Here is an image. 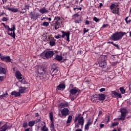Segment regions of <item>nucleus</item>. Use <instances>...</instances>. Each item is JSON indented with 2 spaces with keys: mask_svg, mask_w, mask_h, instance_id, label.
<instances>
[{
  "mask_svg": "<svg viewBox=\"0 0 131 131\" xmlns=\"http://www.w3.org/2000/svg\"><path fill=\"white\" fill-rule=\"evenodd\" d=\"M80 22H81V18H80V17H79L78 19L75 20V23H80Z\"/></svg>",
  "mask_w": 131,
  "mask_h": 131,
  "instance_id": "37998d69",
  "label": "nucleus"
},
{
  "mask_svg": "<svg viewBox=\"0 0 131 131\" xmlns=\"http://www.w3.org/2000/svg\"><path fill=\"white\" fill-rule=\"evenodd\" d=\"M11 96H14L16 98L17 97H20L21 95L19 92H16V91L11 92Z\"/></svg>",
  "mask_w": 131,
  "mask_h": 131,
  "instance_id": "5701e85b",
  "label": "nucleus"
},
{
  "mask_svg": "<svg viewBox=\"0 0 131 131\" xmlns=\"http://www.w3.org/2000/svg\"><path fill=\"white\" fill-rule=\"evenodd\" d=\"M118 124H119V123L118 122H113L111 124V126L113 127V126H117Z\"/></svg>",
  "mask_w": 131,
  "mask_h": 131,
  "instance_id": "e433bc0d",
  "label": "nucleus"
},
{
  "mask_svg": "<svg viewBox=\"0 0 131 131\" xmlns=\"http://www.w3.org/2000/svg\"><path fill=\"white\" fill-rule=\"evenodd\" d=\"M35 124V121H30L28 123L29 126L32 127Z\"/></svg>",
  "mask_w": 131,
  "mask_h": 131,
  "instance_id": "2f4dec72",
  "label": "nucleus"
},
{
  "mask_svg": "<svg viewBox=\"0 0 131 131\" xmlns=\"http://www.w3.org/2000/svg\"><path fill=\"white\" fill-rule=\"evenodd\" d=\"M65 84L64 83H61L57 86L58 90H65Z\"/></svg>",
  "mask_w": 131,
  "mask_h": 131,
  "instance_id": "b1692460",
  "label": "nucleus"
},
{
  "mask_svg": "<svg viewBox=\"0 0 131 131\" xmlns=\"http://www.w3.org/2000/svg\"><path fill=\"white\" fill-rule=\"evenodd\" d=\"M55 59L59 61H62V60H63V56L61 55H56L55 56Z\"/></svg>",
  "mask_w": 131,
  "mask_h": 131,
  "instance_id": "a878e982",
  "label": "nucleus"
},
{
  "mask_svg": "<svg viewBox=\"0 0 131 131\" xmlns=\"http://www.w3.org/2000/svg\"><path fill=\"white\" fill-rule=\"evenodd\" d=\"M51 124L50 126L51 127V130L53 131V130H55V125H54V123H53V122H51Z\"/></svg>",
  "mask_w": 131,
  "mask_h": 131,
  "instance_id": "f704fd0d",
  "label": "nucleus"
},
{
  "mask_svg": "<svg viewBox=\"0 0 131 131\" xmlns=\"http://www.w3.org/2000/svg\"><path fill=\"white\" fill-rule=\"evenodd\" d=\"M74 11H76V10H80V11H81L82 8L81 7H79V8H74L73 9Z\"/></svg>",
  "mask_w": 131,
  "mask_h": 131,
  "instance_id": "3c124183",
  "label": "nucleus"
},
{
  "mask_svg": "<svg viewBox=\"0 0 131 131\" xmlns=\"http://www.w3.org/2000/svg\"><path fill=\"white\" fill-rule=\"evenodd\" d=\"M54 56V52L53 51H47L45 54V57H46L47 59H50V58H52Z\"/></svg>",
  "mask_w": 131,
  "mask_h": 131,
  "instance_id": "f8f14e48",
  "label": "nucleus"
},
{
  "mask_svg": "<svg viewBox=\"0 0 131 131\" xmlns=\"http://www.w3.org/2000/svg\"><path fill=\"white\" fill-rule=\"evenodd\" d=\"M106 91V89L105 88H101L99 90V92H105Z\"/></svg>",
  "mask_w": 131,
  "mask_h": 131,
  "instance_id": "5fc2aeb1",
  "label": "nucleus"
},
{
  "mask_svg": "<svg viewBox=\"0 0 131 131\" xmlns=\"http://www.w3.org/2000/svg\"><path fill=\"white\" fill-rule=\"evenodd\" d=\"M75 125L76 128H78L80 125L81 127H83V124H84V119L83 117L80 116L79 117H76L74 120Z\"/></svg>",
  "mask_w": 131,
  "mask_h": 131,
  "instance_id": "f03ea898",
  "label": "nucleus"
},
{
  "mask_svg": "<svg viewBox=\"0 0 131 131\" xmlns=\"http://www.w3.org/2000/svg\"><path fill=\"white\" fill-rule=\"evenodd\" d=\"M6 72H7V71H6V69L0 67V74H6Z\"/></svg>",
  "mask_w": 131,
  "mask_h": 131,
  "instance_id": "bb28decb",
  "label": "nucleus"
},
{
  "mask_svg": "<svg viewBox=\"0 0 131 131\" xmlns=\"http://www.w3.org/2000/svg\"><path fill=\"white\" fill-rule=\"evenodd\" d=\"M49 45L50 47H54L56 45V39L54 38H52L49 42Z\"/></svg>",
  "mask_w": 131,
  "mask_h": 131,
  "instance_id": "a211bd4d",
  "label": "nucleus"
},
{
  "mask_svg": "<svg viewBox=\"0 0 131 131\" xmlns=\"http://www.w3.org/2000/svg\"><path fill=\"white\" fill-rule=\"evenodd\" d=\"M61 33H62V36L61 35H58L57 36H55V38H56V39H59V38H61V37H62V38H64L65 36L67 37V41H70L69 40V37L70 36V32H65L64 31H61Z\"/></svg>",
  "mask_w": 131,
  "mask_h": 131,
  "instance_id": "423d86ee",
  "label": "nucleus"
},
{
  "mask_svg": "<svg viewBox=\"0 0 131 131\" xmlns=\"http://www.w3.org/2000/svg\"><path fill=\"white\" fill-rule=\"evenodd\" d=\"M54 23L57 24H62V19L60 18L59 16H56L54 18Z\"/></svg>",
  "mask_w": 131,
  "mask_h": 131,
  "instance_id": "4468645a",
  "label": "nucleus"
},
{
  "mask_svg": "<svg viewBox=\"0 0 131 131\" xmlns=\"http://www.w3.org/2000/svg\"><path fill=\"white\" fill-rule=\"evenodd\" d=\"M9 128V126L7 124H4L0 128V131H6Z\"/></svg>",
  "mask_w": 131,
  "mask_h": 131,
  "instance_id": "412c9836",
  "label": "nucleus"
},
{
  "mask_svg": "<svg viewBox=\"0 0 131 131\" xmlns=\"http://www.w3.org/2000/svg\"><path fill=\"white\" fill-rule=\"evenodd\" d=\"M30 130V128H28L25 130V131H29Z\"/></svg>",
  "mask_w": 131,
  "mask_h": 131,
  "instance_id": "338daca9",
  "label": "nucleus"
},
{
  "mask_svg": "<svg viewBox=\"0 0 131 131\" xmlns=\"http://www.w3.org/2000/svg\"><path fill=\"white\" fill-rule=\"evenodd\" d=\"M3 15H6V12L4 11H2V14H0V17L3 16Z\"/></svg>",
  "mask_w": 131,
  "mask_h": 131,
  "instance_id": "4d7b16f0",
  "label": "nucleus"
},
{
  "mask_svg": "<svg viewBox=\"0 0 131 131\" xmlns=\"http://www.w3.org/2000/svg\"><path fill=\"white\" fill-rule=\"evenodd\" d=\"M85 25H90V21L86 20L85 21Z\"/></svg>",
  "mask_w": 131,
  "mask_h": 131,
  "instance_id": "864d4df0",
  "label": "nucleus"
},
{
  "mask_svg": "<svg viewBox=\"0 0 131 131\" xmlns=\"http://www.w3.org/2000/svg\"><path fill=\"white\" fill-rule=\"evenodd\" d=\"M4 76H0V82H1V81H3V80H4Z\"/></svg>",
  "mask_w": 131,
  "mask_h": 131,
  "instance_id": "6e6d98bb",
  "label": "nucleus"
},
{
  "mask_svg": "<svg viewBox=\"0 0 131 131\" xmlns=\"http://www.w3.org/2000/svg\"><path fill=\"white\" fill-rule=\"evenodd\" d=\"M7 9L8 10V11H11V12H13V13H17V12H18V9L17 8H8Z\"/></svg>",
  "mask_w": 131,
  "mask_h": 131,
  "instance_id": "cd10ccee",
  "label": "nucleus"
},
{
  "mask_svg": "<svg viewBox=\"0 0 131 131\" xmlns=\"http://www.w3.org/2000/svg\"><path fill=\"white\" fill-rule=\"evenodd\" d=\"M32 19H37V16L35 15V14H32L31 16Z\"/></svg>",
  "mask_w": 131,
  "mask_h": 131,
  "instance_id": "de8ad7c7",
  "label": "nucleus"
},
{
  "mask_svg": "<svg viewBox=\"0 0 131 131\" xmlns=\"http://www.w3.org/2000/svg\"><path fill=\"white\" fill-rule=\"evenodd\" d=\"M39 12L41 13V14H46V13H49V10L46 8L43 7L39 10Z\"/></svg>",
  "mask_w": 131,
  "mask_h": 131,
  "instance_id": "f3484780",
  "label": "nucleus"
},
{
  "mask_svg": "<svg viewBox=\"0 0 131 131\" xmlns=\"http://www.w3.org/2000/svg\"><path fill=\"white\" fill-rule=\"evenodd\" d=\"M25 10H29V6L26 5L25 8Z\"/></svg>",
  "mask_w": 131,
  "mask_h": 131,
  "instance_id": "13d9d810",
  "label": "nucleus"
},
{
  "mask_svg": "<svg viewBox=\"0 0 131 131\" xmlns=\"http://www.w3.org/2000/svg\"><path fill=\"white\" fill-rule=\"evenodd\" d=\"M89 127H90V125H88L87 124H86L85 125L84 129H85L86 130H89Z\"/></svg>",
  "mask_w": 131,
  "mask_h": 131,
  "instance_id": "09e8293b",
  "label": "nucleus"
},
{
  "mask_svg": "<svg viewBox=\"0 0 131 131\" xmlns=\"http://www.w3.org/2000/svg\"><path fill=\"white\" fill-rule=\"evenodd\" d=\"M71 121H72V116L70 115L68 118V120L67 121V124H68V123H70V122H71Z\"/></svg>",
  "mask_w": 131,
  "mask_h": 131,
  "instance_id": "473e14b6",
  "label": "nucleus"
},
{
  "mask_svg": "<svg viewBox=\"0 0 131 131\" xmlns=\"http://www.w3.org/2000/svg\"><path fill=\"white\" fill-rule=\"evenodd\" d=\"M8 97L9 95H8V93H6L4 95L0 96V100H2V99H3V100H6V99H8Z\"/></svg>",
  "mask_w": 131,
  "mask_h": 131,
  "instance_id": "393cba45",
  "label": "nucleus"
},
{
  "mask_svg": "<svg viewBox=\"0 0 131 131\" xmlns=\"http://www.w3.org/2000/svg\"><path fill=\"white\" fill-rule=\"evenodd\" d=\"M119 90L121 94H122V95H123L124 94H125V90H124V88L123 87L120 88Z\"/></svg>",
  "mask_w": 131,
  "mask_h": 131,
  "instance_id": "72a5a7b5",
  "label": "nucleus"
},
{
  "mask_svg": "<svg viewBox=\"0 0 131 131\" xmlns=\"http://www.w3.org/2000/svg\"><path fill=\"white\" fill-rule=\"evenodd\" d=\"M75 131H82L81 129H77Z\"/></svg>",
  "mask_w": 131,
  "mask_h": 131,
  "instance_id": "69168bd1",
  "label": "nucleus"
},
{
  "mask_svg": "<svg viewBox=\"0 0 131 131\" xmlns=\"http://www.w3.org/2000/svg\"><path fill=\"white\" fill-rule=\"evenodd\" d=\"M104 124L101 123V124H100V128H103V127H104Z\"/></svg>",
  "mask_w": 131,
  "mask_h": 131,
  "instance_id": "052dcab7",
  "label": "nucleus"
},
{
  "mask_svg": "<svg viewBox=\"0 0 131 131\" xmlns=\"http://www.w3.org/2000/svg\"><path fill=\"white\" fill-rule=\"evenodd\" d=\"M0 58L2 61H4V62H6L7 63H10L11 61V57H10L9 56H3L2 54L0 53Z\"/></svg>",
  "mask_w": 131,
  "mask_h": 131,
  "instance_id": "9d476101",
  "label": "nucleus"
},
{
  "mask_svg": "<svg viewBox=\"0 0 131 131\" xmlns=\"http://www.w3.org/2000/svg\"><path fill=\"white\" fill-rule=\"evenodd\" d=\"M26 90V88L25 87H19V92L18 93H19V95H21V94H24L25 93V91Z\"/></svg>",
  "mask_w": 131,
  "mask_h": 131,
  "instance_id": "aec40b11",
  "label": "nucleus"
},
{
  "mask_svg": "<svg viewBox=\"0 0 131 131\" xmlns=\"http://www.w3.org/2000/svg\"><path fill=\"white\" fill-rule=\"evenodd\" d=\"M42 127H41V131H48V127L46 126V123L43 122L41 124Z\"/></svg>",
  "mask_w": 131,
  "mask_h": 131,
  "instance_id": "4be33fe9",
  "label": "nucleus"
},
{
  "mask_svg": "<svg viewBox=\"0 0 131 131\" xmlns=\"http://www.w3.org/2000/svg\"><path fill=\"white\" fill-rule=\"evenodd\" d=\"M112 95L114 98H116V99H119L122 98V96L120 94V93H117L116 91H112Z\"/></svg>",
  "mask_w": 131,
  "mask_h": 131,
  "instance_id": "9b49d317",
  "label": "nucleus"
},
{
  "mask_svg": "<svg viewBox=\"0 0 131 131\" xmlns=\"http://www.w3.org/2000/svg\"><path fill=\"white\" fill-rule=\"evenodd\" d=\"M43 26H45L46 27H48V26H49V23L47 22V21H45L43 24H42Z\"/></svg>",
  "mask_w": 131,
  "mask_h": 131,
  "instance_id": "a18cd8bd",
  "label": "nucleus"
},
{
  "mask_svg": "<svg viewBox=\"0 0 131 131\" xmlns=\"http://www.w3.org/2000/svg\"><path fill=\"white\" fill-rule=\"evenodd\" d=\"M5 29H6L7 32H9V30L10 29V27L8 25L5 26Z\"/></svg>",
  "mask_w": 131,
  "mask_h": 131,
  "instance_id": "79ce46f5",
  "label": "nucleus"
},
{
  "mask_svg": "<svg viewBox=\"0 0 131 131\" xmlns=\"http://www.w3.org/2000/svg\"><path fill=\"white\" fill-rule=\"evenodd\" d=\"M23 126L25 128H26V127L28 126V124L27 123V122H24L23 124Z\"/></svg>",
  "mask_w": 131,
  "mask_h": 131,
  "instance_id": "c03bdc74",
  "label": "nucleus"
},
{
  "mask_svg": "<svg viewBox=\"0 0 131 131\" xmlns=\"http://www.w3.org/2000/svg\"><path fill=\"white\" fill-rule=\"evenodd\" d=\"M92 123H93V120H92V119H90L88 120L86 124L89 125L90 126H91V125H92Z\"/></svg>",
  "mask_w": 131,
  "mask_h": 131,
  "instance_id": "c9c22d12",
  "label": "nucleus"
},
{
  "mask_svg": "<svg viewBox=\"0 0 131 131\" xmlns=\"http://www.w3.org/2000/svg\"><path fill=\"white\" fill-rule=\"evenodd\" d=\"M99 65L101 68H106L107 67V62L105 60H101L99 61Z\"/></svg>",
  "mask_w": 131,
  "mask_h": 131,
  "instance_id": "ddd939ff",
  "label": "nucleus"
},
{
  "mask_svg": "<svg viewBox=\"0 0 131 131\" xmlns=\"http://www.w3.org/2000/svg\"><path fill=\"white\" fill-rule=\"evenodd\" d=\"M58 107L59 108H66L68 107V102H62L59 104Z\"/></svg>",
  "mask_w": 131,
  "mask_h": 131,
  "instance_id": "dca6fc26",
  "label": "nucleus"
},
{
  "mask_svg": "<svg viewBox=\"0 0 131 131\" xmlns=\"http://www.w3.org/2000/svg\"><path fill=\"white\" fill-rule=\"evenodd\" d=\"M49 118L51 122H54V116L53 115V112H50L49 113Z\"/></svg>",
  "mask_w": 131,
  "mask_h": 131,
  "instance_id": "c756f323",
  "label": "nucleus"
},
{
  "mask_svg": "<svg viewBox=\"0 0 131 131\" xmlns=\"http://www.w3.org/2000/svg\"><path fill=\"white\" fill-rule=\"evenodd\" d=\"M93 20L95 21V22H98V21H100V19L97 18V17H94L93 18Z\"/></svg>",
  "mask_w": 131,
  "mask_h": 131,
  "instance_id": "8fccbe9b",
  "label": "nucleus"
},
{
  "mask_svg": "<svg viewBox=\"0 0 131 131\" xmlns=\"http://www.w3.org/2000/svg\"><path fill=\"white\" fill-rule=\"evenodd\" d=\"M51 71L52 72L51 73V75L52 76V78L53 77H55V78H56V77H58V75L60 73V71L58 70V69H57V68H52Z\"/></svg>",
  "mask_w": 131,
  "mask_h": 131,
  "instance_id": "6e6552de",
  "label": "nucleus"
},
{
  "mask_svg": "<svg viewBox=\"0 0 131 131\" xmlns=\"http://www.w3.org/2000/svg\"><path fill=\"white\" fill-rule=\"evenodd\" d=\"M15 77H16L17 79H23V76H22V74H21V73H20L19 71H17L15 72Z\"/></svg>",
  "mask_w": 131,
  "mask_h": 131,
  "instance_id": "2eb2a0df",
  "label": "nucleus"
},
{
  "mask_svg": "<svg viewBox=\"0 0 131 131\" xmlns=\"http://www.w3.org/2000/svg\"><path fill=\"white\" fill-rule=\"evenodd\" d=\"M121 113V117L119 119V120H124L125 119V116H126V113H127V111L125 108H122L120 110Z\"/></svg>",
  "mask_w": 131,
  "mask_h": 131,
  "instance_id": "1a4fd4ad",
  "label": "nucleus"
},
{
  "mask_svg": "<svg viewBox=\"0 0 131 131\" xmlns=\"http://www.w3.org/2000/svg\"><path fill=\"white\" fill-rule=\"evenodd\" d=\"M20 82H21V83H25L24 82V79L21 80H20Z\"/></svg>",
  "mask_w": 131,
  "mask_h": 131,
  "instance_id": "e2e57ef3",
  "label": "nucleus"
},
{
  "mask_svg": "<svg viewBox=\"0 0 131 131\" xmlns=\"http://www.w3.org/2000/svg\"><path fill=\"white\" fill-rule=\"evenodd\" d=\"M106 96L104 94H98V99L99 101H104L105 100Z\"/></svg>",
  "mask_w": 131,
  "mask_h": 131,
  "instance_id": "6ab92c4d",
  "label": "nucleus"
},
{
  "mask_svg": "<svg viewBox=\"0 0 131 131\" xmlns=\"http://www.w3.org/2000/svg\"><path fill=\"white\" fill-rule=\"evenodd\" d=\"M61 114L59 113L58 115L60 117H66L68 115H69V110L67 108H64L60 111Z\"/></svg>",
  "mask_w": 131,
  "mask_h": 131,
  "instance_id": "0eeeda50",
  "label": "nucleus"
},
{
  "mask_svg": "<svg viewBox=\"0 0 131 131\" xmlns=\"http://www.w3.org/2000/svg\"><path fill=\"white\" fill-rule=\"evenodd\" d=\"M60 24H56L55 23V25H54V28H55V30H57L58 29H59V25H60Z\"/></svg>",
  "mask_w": 131,
  "mask_h": 131,
  "instance_id": "a19ab883",
  "label": "nucleus"
},
{
  "mask_svg": "<svg viewBox=\"0 0 131 131\" xmlns=\"http://www.w3.org/2000/svg\"><path fill=\"white\" fill-rule=\"evenodd\" d=\"M73 19H74L75 20H76V19H77V18H79V14H74V15L73 16Z\"/></svg>",
  "mask_w": 131,
  "mask_h": 131,
  "instance_id": "58836bf2",
  "label": "nucleus"
},
{
  "mask_svg": "<svg viewBox=\"0 0 131 131\" xmlns=\"http://www.w3.org/2000/svg\"><path fill=\"white\" fill-rule=\"evenodd\" d=\"M2 21H3V22H7V21H9V18L3 17L2 19Z\"/></svg>",
  "mask_w": 131,
  "mask_h": 131,
  "instance_id": "ea45409f",
  "label": "nucleus"
},
{
  "mask_svg": "<svg viewBox=\"0 0 131 131\" xmlns=\"http://www.w3.org/2000/svg\"><path fill=\"white\" fill-rule=\"evenodd\" d=\"M16 30V26L15 25H12V27L11 28H9V32L11 31L12 32H15Z\"/></svg>",
  "mask_w": 131,
  "mask_h": 131,
  "instance_id": "7c9ffc66",
  "label": "nucleus"
},
{
  "mask_svg": "<svg viewBox=\"0 0 131 131\" xmlns=\"http://www.w3.org/2000/svg\"><path fill=\"white\" fill-rule=\"evenodd\" d=\"M125 21L126 24H128L129 23H130V22H131L130 19L128 20V16L126 17V18H125Z\"/></svg>",
  "mask_w": 131,
  "mask_h": 131,
  "instance_id": "4c0bfd02",
  "label": "nucleus"
},
{
  "mask_svg": "<svg viewBox=\"0 0 131 131\" xmlns=\"http://www.w3.org/2000/svg\"><path fill=\"white\" fill-rule=\"evenodd\" d=\"M110 10L113 14H116V15H119V13L120 12L119 11V6L114 4L110 6Z\"/></svg>",
  "mask_w": 131,
  "mask_h": 131,
  "instance_id": "20e7f679",
  "label": "nucleus"
},
{
  "mask_svg": "<svg viewBox=\"0 0 131 131\" xmlns=\"http://www.w3.org/2000/svg\"><path fill=\"white\" fill-rule=\"evenodd\" d=\"M102 7H103V4L102 3H100L99 8H102Z\"/></svg>",
  "mask_w": 131,
  "mask_h": 131,
  "instance_id": "680f3d73",
  "label": "nucleus"
},
{
  "mask_svg": "<svg viewBox=\"0 0 131 131\" xmlns=\"http://www.w3.org/2000/svg\"><path fill=\"white\" fill-rule=\"evenodd\" d=\"M89 31H90V29L86 30V29L85 28H84L83 29V34H85V33H86V32H89Z\"/></svg>",
  "mask_w": 131,
  "mask_h": 131,
  "instance_id": "49530a36",
  "label": "nucleus"
},
{
  "mask_svg": "<svg viewBox=\"0 0 131 131\" xmlns=\"http://www.w3.org/2000/svg\"><path fill=\"white\" fill-rule=\"evenodd\" d=\"M80 92V90L78 89L77 88H75L72 89L70 90V96L72 99H76V94H77V93H79Z\"/></svg>",
  "mask_w": 131,
  "mask_h": 131,
  "instance_id": "39448f33",
  "label": "nucleus"
},
{
  "mask_svg": "<svg viewBox=\"0 0 131 131\" xmlns=\"http://www.w3.org/2000/svg\"><path fill=\"white\" fill-rule=\"evenodd\" d=\"M125 34H126V33L123 32H116L115 33L113 34L111 36V38L112 40L117 41V40L121 39Z\"/></svg>",
  "mask_w": 131,
  "mask_h": 131,
  "instance_id": "f257e3e1",
  "label": "nucleus"
},
{
  "mask_svg": "<svg viewBox=\"0 0 131 131\" xmlns=\"http://www.w3.org/2000/svg\"><path fill=\"white\" fill-rule=\"evenodd\" d=\"M7 1H8V0H2L3 4H5V3H7Z\"/></svg>",
  "mask_w": 131,
  "mask_h": 131,
  "instance_id": "0e129e2a",
  "label": "nucleus"
},
{
  "mask_svg": "<svg viewBox=\"0 0 131 131\" xmlns=\"http://www.w3.org/2000/svg\"><path fill=\"white\" fill-rule=\"evenodd\" d=\"M36 76L37 77H43V75L46 74V69H43L41 66H38L37 67V71L36 72Z\"/></svg>",
  "mask_w": 131,
  "mask_h": 131,
  "instance_id": "7ed1b4c3",
  "label": "nucleus"
},
{
  "mask_svg": "<svg viewBox=\"0 0 131 131\" xmlns=\"http://www.w3.org/2000/svg\"><path fill=\"white\" fill-rule=\"evenodd\" d=\"M47 19H48L49 21H52V18L48 17Z\"/></svg>",
  "mask_w": 131,
  "mask_h": 131,
  "instance_id": "774afa93",
  "label": "nucleus"
},
{
  "mask_svg": "<svg viewBox=\"0 0 131 131\" xmlns=\"http://www.w3.org/2000/svg\"><path fill=\"white\" fill-rule=\"evenodd\" d=\"M114 47H116L117 49H119V46H118V44H114Z\"/></svg>",
  "mask_w": 131,
  "mask_h": 131,
  "instance_id": "bf43d9fd",
  "label": "nucleus"
},
{
  "mask_svg": "<svg viewBox=\"0 0 131 131\" xmlns=\"http://www.w3.org/2000/svg\"><path fill=\"white\" fill-rule=\"evenodd\" d=\"M108 26H109L108 24H103L102 27V28H106V27H108Z\"/></svg>",
  "mask_w": 131,
  "mask_h": 131,
  "instance_id": "603ef678",
  "label": "nucleus"
},
{
  "mask_svg": "<svg viewBox=\"0 0 131 131\" xmlns=\"http://www.w3.org/2000/svg\"><path fill=\"white\" fill-rule=\"evenodd\" d=\"M8 35H10V36H11V37H13V38L15 39L16 38V33L15 32L10 33V32H7Z\"/></svg>",
  "mask_w": 131,
  "mask_h": 131,
  "instance_id": "c85d7f7f",
  "label": "nucleus"
}]
</instances>
